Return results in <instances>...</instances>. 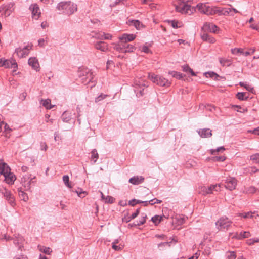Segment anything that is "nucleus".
<instances>
[{
    "instance_id": "nucleus-1",
    "label": "nucleus",
    "mask_w": 259,
    "mask_h": 259,
    "mask_svg": "<svg viewBox=\"0 0 259 259\" xmlns=\"http://www.w3.org/2000/svg\"><path fill=\"white\" fill-rule=\"evenodd\" d=\"M78 76L82 83L85 84L92 83L91 87L95 85L96 79L94 78L93 72L87 68H81L79 69Z\"/></svg>"
},
{
    "instance_id": "nucleus-2",
    "label": "nucleus",
    "mask_w": 259,
    "mask_h": 259,
    "mask_svg": "<svg viewBox=\"0 0 259 259\" xmlns=\"http://www.w3.org/2000/svg\"><path fill=\"white\" fill-rule=\"evenodd\" d=\"M56 9L60 13L70 15L77 11V6L70 1L61 2L57 5Z\"/></svg>"
},
{
    "instance_id": "nucleus-3",
    "label": "nucleus",
    "mask_w": 259,
    "mask_h": 259,
    "mask_svg": "<svg viewBox=\"0 0 259 259\" xmlns=\"http://www.w3.org/2000/svg\"><path fill=\"white\" fill-rule=\"evenodd\" d=\"M148 78L153 82L159 86L168 87L170 86L171 84L170 82L168 81V79L163 77L162 76L155 75L154 74H149Z\"/></svg>"
},
{
    "instance_id": "nucleus-4",
    "label": "nucleus",
    "mask_w": 259,
    "mask_h": 259,
    "mask_svg": "<svg viewBox=\"0 0 259 259\" xmlns=\"http://www.w3.org/2000/svg\"><path fill=\"white\" fill-rule=\"evenodd\" d=\"M190 0H178L175 8L177 11L182 13H189L190 5L188 4Z\"/></svg>"
},
{
    "instance_id": "nucleus-5",
    "label": "nucleus",
    "mask_w": 259,
    "mask_h": 259,
    "mask_svg": "<svg viewBox=\"0 0 259 259\" xmlns=\"http://www.w3.org/2000/svg\"><path fill=\"white\" fill-rule=\"evenodd\" d=\"M33 178H31L29 175L26 174L23 176L21 178V183L22 185L24 187L25 190L30 191L31 186L34 185L36 181H33Z\"/></svg>"
},
{
    "instance_id": "nucleus-6",
    "label": "nucleus",
    "mask_w": 259,
    "mask_h": 259,
    "mask_svg": "<svg viewBox=\"0 0 259 259\" xmlns=\"http://www.w3.org/2000/svg\"><path fill=\"white\" fill-rule=\"evenodd\" d=\"M232 221L227 217L221 218L216 223V226L219 230H227L231 226Z\"/></svg>"
},
{
    "instance_id": "nucleus-7",
    "label": "nucleus",
    "mask_w": 259,
    "mask_h": 259,
    "mask_svg": "<svg viewBox=\"0 0 259 259\" xmlns=\"http://www.w3.org/2000/svg\"><path fill=\"white\" fill-rule=\"evenodd\" d=\"M15 4L10 2L7 4H3L0 7V12L4 11L5 16L8 17L14 10Z\"/></svg>"
},
{
    "instance_id": "nucleus-8",
    "label": "nucleus",
    "mask_w": 259,
    "mask_h": 259,
    "mask_svg": "<svg viewBox=\"0 0 259 259\" xmlns=\"http://www.w3.org/2000/svg\"><path fill=\"white\" fill-rule=\"evenodd\" d=\"M198 10L207 15H213L212 8L208 3H199L197 5Z\"/></svg>"
},
{
    "instance_id": "nucleus-9",
    "label": "nucleus",
    "mask_w": 259,
    "mask_h": 259,
    "mask_svg": "<svg viewBox=\"0 0 259 259\" xmlns=\"http://www.w3.org/2000/svg\"><path fill=\"white\" fill-rule=\"evenodd\" d=\"M32 45H27L23 48H18L15 49V53L19 58H24L28 55L29 51L32 49Z\"/></svg>"
},
{
    "instance_id": "nucleus-10",
    "label": "nucleus",
    "mask_w": 259,
    "mask_h": 259,
    "mask_svg": "<svg viewBox=\"0 0 259 259\" xmlns=\"http://www.w3.org/2000/svg\"><path fill=\"white\" fill-rule=\"evenodd\" d=\"M216 25L209 22H205L201 28V31L216 33L218 30Z\"/></svg>"
},
{
    "instance_id": "nucleus-11",
    "label": "nucleus",
    "mask_w": 259,
    "mask_h": 259,
    "mask_svg": "<svg viewBox=\"0 0 259 259\" xmlns=\"http://www.w3.org/2000/svg\"><path fill=\"white\" fill-rule=\"evenodd\" d=\"M237 181L233 177L227 178L225 181V186L226 189L232 191L235 189L237 185Z\"/></svg>"
},
{
    "instance_id": "nucleus-12",
    "label": "nucleus",
    "mask_w": 259,
    "mask_h": 259,
    "mask_svg": "<svg viewBox=\"0 0 259 259\" xmlns=\"http://www.w3.org/2000/svg\"><path fill=\"white\" fill-rule=\"evenodd\" d=\"M203 194H209L213 193V191H219L221 190V186L220 185H212L208 187H203L202 188Z\"/></svg>"
},
{
    "instance_id": "nucleus-13",
    "label": "nucleus",
    "mask_w": 259,
    "mask_h": 259,
    "mask_svg": "<svg viewBox=\"0 0 259 259\" xmlns=\"http://www.w3.org/2000/svg\"><path fill=\"white\" fill-rule=\"evenodd\" d=\"M4 66L5 68H11L13 69V72L16 71L17 69L18 65L17 63L15 60L13 59H5L4 62H3Z\"/></svg>"
},
{
    "instance_id": "nucleus-14",
    "label": "nucleus",
    "mask_w": 259,
    "mask_h": 259,
    "mask_svg": "<svg viewBox=\"0 0 259 259\" xmlns=\"http://www.w3.org/2000/svg\"><path fill=\"white\" fill-rule=\"evenodd\" d=\"M29 9L31 11L32 17L35 19H38L40 15V11L38 5L36 4H31L29 7Z\"/></svg>"
},
{
    "instance_id": "nucleus-15",
    "label": "nucleus",
    "mask_w": 259,
    "mask_h": 259,
    "mask_svg": "<svg viewBox=\"0 0 259 259\" xmlns=\"http://www.w3.org/2000/svg\"><path fill=\"white\" fill-rule=\"evenodd\" d=\"M10 168L7 173H5L3 175L5 177V180L8 184L12 185L14 184V181L16 180V176L12 172H10Z\"/></svg>"
},
{
    "instance_id": "nucleus-16",
    "label": "nucleus",
    "mask_w": 259,
    "mask_h": 259,
    "mask_svg": "<svg viewBox=\"0 0 259 259\" xmlns=\"http://www.w3.org/2000/svg\"><path fill=\"white\" fill-rule=\"evenodd\" d=\"M201 39L209 43L213 44L215 42L214 38L207 34V32L201 31L200 34Z\"/></svg>"
},
{
    "instance_id": "nucleus-17",
    "label": "nucleus",
    "mask_w": 259,
    "mask_h": 259,
    "mask_svg": "<svg viewBox=\"0 0 259 259\" xmlns=\"http://www.w3.org/2000/svg\"><path fill=\"white\" fill-rule=\"evenodd\" d=\"M125 44V42H122L120 40L118 43L115 44L113 48L120 53H126Z\"/></svg>"
},
{
    "instance_id": "nucleus-18",
    "label": "nucleus",
    "mask_w": 259,
    "mask_h": 259,
    "mask_svg": "<svg viewBox=\"0 0 259 259\" xmlns=\"http://www.w3.org/2000/svg\"><path fill=\"white\" fill-rule=\"evenodd\" d=\"M198 133L202 138H209L212 136L211 130L209 128L200 129Z\"/></svg>"
},
{
    "instance_id": "nucleus-19",
    "label": "nucleus",
    "mask_w": 259,
    "mask_h": 259,
    "mask_svg": "<svg viewBox=\"0 0 259 259\" xmlns=\"http://www.w3.org/2000/svg\"><path fill=\"white\" fill-rule=\"evenodd\" d=\"M136 38V35L133 34L124 33L119 37V39L124 42H127L134 40Z\"/></svg>"
},
{
    "instance_id": "nucleus-20",
    "label": "nucleus",
    "mask_w": 259,
    "mask_h": 259,
    "mask_svg": "<svg viewBox=\"0 0 259 259\" xmlns=\"http://www.w3.org/2000/svg\"><path fill=\"white\" fill-rule=\"evenodd\" d=\"M28 64L33 69L37 71L39 68L38 60L35 57H30L28 60Z\"/></svg>"
},
{
    "instance_id": "nucleus-21",
    "label": "nucleus",
    "mask_w": 259,
    "mask_h": 259,
    "mask_svg": "<svg viewBox=\"0 0 259 259\" xmlns=\"http://www.w3.org/2000/svg\"><path fill=\"white\" fill-rule=\"evenodd\" d=\"M144 178L142 176H134L129 180V182L133 185H139L144 182Z\"/></svg>"
},
{
    "instance_id": "nucleus-22",
    "label": "nucleus",
    "mask_w": 259,
    "mask_h": 259,
    "mask_svg": "<svg viewBox=\"0 0 259 259\" xmlns=\"http://www.w3.org/2000/svg\"><path fill=\"white\" fill-rule=\"evenodd\" d=\"M127 24L130 26H134L137 29L139 30L142 27L143 24L138 20H128Z\"/></svg>"
},
{
    "instance_id": "nucleus-23",
    "label": "nucleus",
    "mask_w": 259,
    "mask_h": 259,
    "mask_svg": "<svg viewBox=\"0 0 259 259\" xmlns=\"http://www.w3.org/2000/svg\"><path fill=\"white\" fill-rule=\"evenodd\" d=\"M96 49L99 50L102 52H106L108 50L107 44L104 41L97 42L95 45Z\"/></svg>"
},
{
    "instance_id": "nucleus-24",
    "label": "nucleus",
    "mask_w": 259,
    "mask_h": 259,
    "mask_svg": "<svg viewBox=\"0 0 259 259\" xmlns=\"http://www.w3.org/2000/svg\"><path fill=\"white\" fill-rule=\"evenodd\" d=\"M251 236L250 233L248 231L241 232L239 234L236 233L233 238H236L238 239H242L243 238H248Z\"/></svg>"
},
{
    "instance_id": "nucleus-25",
    "label": "nucleus",
    "mask_w": 259,
    "mask_h": 259,
    "mask_svg": "<svg viewBox=\"0 0 259 259\" xmlns=\"http://www.w3.org/2000/svg\"><path fill=\"white\" fill-rule=\"evenodd\" d=\"M18 192L19 196L22 200H23L25 202H26L28 200L29 198L27 194L22 190V188H18Z\"/></svg>"
},
{
    "instance_id": "nucleus-26",
    "label": "nucleus",
    "mask_w": 259,
    "mask_h": 259,
    "mask_svg": "<svg viewBox=\"0 0 259 259\" xmlns=\"http://www.w3.org/2000/svg\"><path fill=\"white\" fill-rule=\"evenodd\" d=\"M9 167L8 165L5 162H3L2 161H0V174L1 175H3L6 173H7L9 170Z\"/></svg>"
},
{
    "instance_id": "nucleus-27",
    "label": "nucleus",
    "mask_w": 259,
    "mask_h": 259,
    "mask_svg": "<svg viewBox=\"0 0 259 259\" xmlns=\"http://www.w3.org/2000/svg\"><path fill=\"white\" fill-rule=\"evenodd\" d=\"M41 103L46 109H51L53 108V106L51 104V100L47 99L46 100H41Z\"/></svg>"
},
{
    "instance_id": "nucleus-28",
    "label": "nucleus",
    "mask_w": 259,
    "mask_h": 259,
    "mask_svg": "<svg viewBox=\"0 0 259 259\" xmlns=\"http://www.w3.org/2000/svg\"><path fill=\"white\" fill-rule=\"evenodd\" d=\"M96 37L100 39H110L112 38V35L110 34H106L105 33L101 32L99 35L96 36Z\"/></svg>"
},
{
    "instance_id": "nucleus-29",
    "label": "nucleus",
    "mask_w": 259,
    "mask_h": 259,
    "mask_svg": "<svg viewBox=\"0 0 259 259\" xmlns=\"http://www.w3.org/2000/svg\"><path fill=\"white\" fill-rule=\"evenodd\" d=\"M257 191V189L253 186L245 188L243 192L245 194H254Z\"/></svg>"
},
{
    "instance_id": "nucleus-30",
    "label": "nucleus",
    "mask_w": 259,
    "mask_h": 259,
    "mask_svg": "<svg viewBox=\"0 0 259 259\" xmlns=\"http://www.w3.org/2000/svg\"><path fill=\"white\" fill-rule=\"evenodd\" d=\"M99 158V155L96 149H94L91 151V159L93 160L95 163Z\"/></svg>"
},
{
    "instance_id": "nucleus-31",
    "label": "nucleus",
    "mask_w": 259,
    "mask_h": 259,
    "mask_svg": "<svg viewBox=\"0 0 259 259\" xmlns=\"http://www.w3.org/2000/svg\"><path fill=\"white\" fill-rule=\"evenodd\" d=\"M204 75L206 77H210L212 78H214V80H218V78L219 77V75L214 72L210 71L207 72H205Z\"/></svg>"
},
{
    "instance_id": "nucleus-32",
    "label": "nucleus",
    "mask_w": 259,
    "mask_h": 259,
    "mask_svg": "<svg viewBox=\"0 0 259 259\" xmlns=\"http://www.w3.org/2000/svg\"><path fill=\"white\" fill-rule=\"evenodd\" d=\"M183 71L187 73H190L192 76H196V73L193 71L188 65H184L182 66Z\"/></svg>"
},
{
    "instance_id": "nucleus-33",
    "label": "nucleus",
    "mask_w": 259,
    "mask_h": 259,
    "mask_svg": "<svg viewBox=\"0 0 259 259\" xmlns=\"http://www.w3.org/2000/svg\"><path fill=\"white\" fill-rule=\"evenodd\" d=\"M162 216H160L158 215H154L151 218V221L157 225L162 221Z\"/></svg>"
},
{
    "instance_id": "nucleus-34",
    "label": "nucleus",
    "mask_w": 259,
    "mask_h": 259,
    "mask_svg": "<svg viewBox=\"0 0 259 259\" xmlns=\"http://www.w3.org/2000/svg\"><path fill=\"white\" fill-rule=\"evenodd\" d=\"M169 74L171 75V76L175 78H178V79H182L183 77V74L182 73H180L179 72H178L177 71H171L169 72Z\"/></svg>"
},
{
    "instance_id": "nucleus-35",
    "label": "nucleus",
    "mask_w": 259,
    "mask_h": 259,
    "mask_svg": "<svg viewBox=\"0 0 259 259\" xmlns=\"http://www.w3.org/2000/svg\"><path fill=\"white\" fill-rule=\"evenodd\" d=\"M246 93L243 92H239L237 94L236 96L237 98L241 101H245L247 100L248 99V97L245 96Z\"/></svg>"
},
{
    "instance_id": "nucleus-36",
    "label": "nucleus",
    "mask_w": 259,
    "mask_h": 259,
    "mask_svg": "<svg viewBox=\"0 0 259 259\" xmlns=\"http://www.w3.org/2000/svg\"><path fill=\"white\" fill-rule=\"evenodd\" d=\"M220 63L222 65V66H229L231 64V61L230 60L226 59L223 58H219Z\"/></svg>"
},
{
    "instance_id": "nucleus-37",
    "label": "nucleus",
    "mask_w": 259,
    "mask_h": 259,
    "mask_svg": "<svg viewBox=\"0 0 259 259\" xmlns=\"http://www.w3.org/2000/svg\"><path fill=\"white\" fill-rule=\"evenodd\" d=\"M109 96L107 94H101L99 96H98L97 97L95 98V102L96 103H98L104 99H105L106 97H109Z\"/></svg>"
},
{
    "instance_id": "nucleus-38",
    "label": "nucleus",
    "mask_w": 259,
    "mask_h": 259,
    "mask_svg": "<svg viewBox=\"0 0 259 259\" xmlns=\"http://www.w3.org/2000/svg\"><path fill=\"white\" fill-rule=\"evenodd\" d=\"M146 215H144L139 221H136L134 223V226H140L144 224L146 222Z\"/></svg>"
},
{
    "instance_id": "nucleus-39",
    "label": "nucleus",
    "mask_w": 259,
    "mask_h": 259,
    "mask_svg": "<svg viewBox=\"0 0 259 259\" xmlns=\"http://www.w3.org/2000/svg\"><path fill=\"white\" fill-rule=\"evenodd\" d=\"M63 181L65 185H66V186H67V187H68L69 188H71V186L69 183V178L68 175L63 176Z\"/></svg>"
},
{
    "instance_id": "nucleus-40",
    "label": "nucleus",
    "mask_w": 259,
    "mask_h": 259,
    "mask_svg": "<svg viewBox=\"0 0 259 259\" xmlns=\"http://www.w3.org/2000/svg\"><path fill=\"white\" fill-rule=\"evenodd\" d=\"M213 15L218 14L219 15H222V8L214 7L212 8Z\"/></svg>"
},
{
    "instance_id": "nucleus-41",
    "label": "nucleus",
    "mask_w": 259,
    "mask_h": 259,
    "mask_svg": "<svg viewBox=\"0 0 259 259\" xmlns=\"http://www.w3.org/2000/svg\"><path fill=\"white\" fill-rule=\"evenodd\" d=\"M250 160L254 163L259 164V153H256L250 156Z\"/></svg>"
},
{
    "instance_id": "nucleus-42",
    "label": "nucleus",
    "mask_w": 259,
    "mask_h": 259,
    "mask_svg": "<svg viewBox=\"0 0 259 259\" xmlns=\"http://www.w3.org/2000/svg\"><path fill=\"white\" fill-rule=\"evenodd\" d=\"M125 50L126 53L127 52H132L135 50V47L130 44H127V42H125Z\"/></svg>"
},
{
    "instance_id": "nucleus-43",
    "label": "nucleus",
    "mask_w": 259,
    "mask_h": 259,
    "mask_svg": "<svg viewBox=\"0 0 259 259\" xmlns=\"http://www.w3.org/2000/svg\"><path fill=\"white\" fill-rule=\"evenodd\" d=\"M225 150V148H224V147L221 146V147L217 148L215 149H211L210 151V153L212 155H214V154H215L216 152H219L221 151H224Z\"/></svg>"
},
{
    "instance_id": "nucleus-44",
    "label": "nucleus",
    "mask_w": 259,
    "mask_h": 259,
    "mask_svg": "<svg viewBox=\"0 0 259 259\" xmlns=\"http://www.w3.org/2000/svg\"><path fill=\"white\" fill-rule=\"evenodd\" d=\"M239 216H241L244 218H249L252 217V213L251 212H247L244 213H240L239 214Z\"/></svg>"
},
{
    "instance_id": "nucleus-45",
    "label": "nucleus",
    "mask_w": 259,
    "mask_h": 259,
    "mask_svg": "<svg viewBox=\"0 0 259 259\" xmlns=\"http://www.w3.org/2000/svg\"><path fill=\"white\" fill-rule=\"evenodd\" d=\"M6 199L8 201V202H9V203L12 206H14L15 205L16 203H15V199H14L13 195L11 196L6 198Z\"/></svg>"
},
{
    "instance_id": "nucleus-46",
    "label": "nucleus",
    "mask_w": 259,
    "mask_h": 259,
    "mask_svg": "<svg viewBox=\"0 0 259 259\" xmlns=\"http://www.w3.org/2000/svg\"><path fill=\"white\" fill-rule=\"evenodd\" d=\"M142 203V201L133 199L128 201V204L132 206H134L137 204H140Z\"/></svg>"
},
{
    "instance_id": "nucleus-47",
    "label": "nucleus",
    "mask_w": 259,
    "mask_h": 259,
    "mask_svg": "<svg viewBox=\"0 0 259 259\" xmlns=\"http://www.w3.org/2000/svg\"><path fill=\"white\" fill-rule=\"evenodd\" d=\"M170 242H162L158 244V248L160 249H162L163 248L165 247L166 246H170Z\"/></svg>"
},
{
    "instance_id": "nucleus-48",
    "label": "nucleus",
    "mask_w": 259,
    "mask_h": 259,
    "mask_svg": "<svg viewBox=\"0 0 259 259\" xmlns=\"http://www.w3.org/2000/svg\"><path fill=\"white\" fill-rule=\"evenodd\" d=\"M40 250L44 253L48 254H50V253L52 252V250L50 248L47 247H42L40 249Z\"/></svg>"
},
{
    "instance_id": "nucleus-49",
    "label": "nucleus",
    "mask_w": 259,
    "mask_h": 259,
    "mask_svg": "<svg viewBox=\"0 0 259 259\" xmlns=\"http://www.w3.org/2000/svg\"><path fill=\"white\" fill-rule=\"evenodd\" d=\"M75 192L77 194V195L81 198H83L87 195L86 191H82L81 189L78 191H76Z\"/></svg>"
},
{
    "instance_id": "nucleus-50",
    "label": "nucleus",
    "mask_w": 259,
    "mask_h": 259,
    "mask_svg": "<svg viewBox=\"0 0 259 259\" xmlns=\"http://www.w3.org/2000/svg\"><path fill=\"white\" fill-rule=\"evenodd\" d=\"M68 113L67 112H64L62 116V120L64 122H68L70 120V117H66V116L67 115Z\"/></svg>"
},
{
    "instance_id": "nucleus-51",
    "label": "nucleus",
    "mask_w": 259,
    "mask_h": 259,
    "mask_svg": "<svg viewBox=\"0 0 259 259\" xmlns=\"http://www.w3.org/2000/svg\"><path fill=\"white\" fill-rule=\"evenodd\" d=\"M231 52L234 54H237L239 53L242 54L243 53V49L241 48H234L231 50Z\"/></svg>"
},
{
    "instance_id": "nucleus-52",
    "label": "nucleus",
    "mask_w": 259,
    "mask_h": 259,
    "mask_svg": "<svg viewBox=\"0 0 259 259\" xmlns=\"http://www.w3.org/2000/svg\"><path fill=\"white\" fill-rule=\"evenodd\" d=\"M226 159V157L224 156H215L213 157V160L216 161H224Z\"/></svg>"
},
{
    "instance_id": "nucleus-53",
    "label": "nucleus",
    "mask_w": 259,
    "mask_h": 259,
    "mask_svg": "<svg viewBox=\"0 0 259 259\" xmlns=\"http://www.w3.org/2000/svg\"><path fill=\"white\" fill-rule=\"evenodd\" d=\"M40 150L42 151H46L48 148V146L46 142H41L40 143Z\"/></svg>"
},
{
    "instance_id": "nucleus-54",
    "label": "nucleus",
    "mask_w": 259,
    "mask_h": 259,
    "mask_svg": "<svg viewBox=\"0 0 259 259\" xmlns=\"http://www.w3.org/2000/svg\"><path fill=\"white\" fill-rule=\"evenodd\" d=\"M230 13V10L228 9V8H222V15H228Z\"/></svg>"
},
{
    "instance_id": "nucleus-55",
    "label": "nucleus",
    "mask_w": 259,
    "mask_h": 259,
    "mask_svg": "<svg viewBox=\"0 0 259 259\" xmlns=\"http://www.w3.org/2000/svg\"><path fill=\"white\" fill-rule=\"evenodd\" d=\"M229 254L228 255V259H235L236 255L234 251H231L229 252Z\"/></svg>"
},
{
    "instance_id": "nucleus-56",
    "label": "nucleus",
    "mask_w": 259,
    "mask_h": 259,
    "mask_svg": "<svg viewBox=\"0 0 259 259\" xmlns=\"http://www.w3.org/2000/svg\"><path fill=\"white\" fill-rule=\"evenodd\" d=\"M106 203H113V198L110 196H107L105 200Z\"/></svg>"
},
{
    "instance_id": "nucleus-57",
    "label": "nucleus",
    "mask_w": 259,
    "mask_h": 259,
    "mask_svg": "<svg viewBox=\"0 0 259 259\" xmlns=\"http://www.w3.org/2000/svg\"><path fill=\"white\" fill-rule=\"evenodd\" d=\"M131 220H132V218L131 216H128V214H127L126 215H125L124 217L122 218V221L126 223L129 222Z\"/></svg>"
},
{
    "instance_id": "nucleus-58",
    "label": "nucleus",
    "mask_w": 259,
    "mask_h": 259,
    "mask_svg": "<svg viewBox=\"0 0 259 259\" xmlns=\"http://www.w3.org/2000/svg\"><path fill=\"white\" fill-rule=\"evenodd\" d=\"M117 243V241H115L113 242L112 247L113 249L115 250H119L121 249V247H120L119 246H117L116 245V243Z\"/></svg>"
},
{
    "instance_id": "nucleus-59",
    "label": "nucleus",
    "mask_w": 259,
    "mask_h": 259,
    "mask_svg": "<svg viewBox=\"0 0 259 259\" xmlns=\"http://www.w3.org/2000/svg\"><path fill=\"white\" fill-rule=\"evenodd\" d=\"M170 24H171V26L174 28H178L180 27V26L178 25V22L177 21H175V20L171 21Z\"/></svg>"
},
{
    "instance_id": "nucleus-60",
    "label": "nucleus",
    "mask_w": 259,
    "mask_h": 259,
    "mask_svg": "<svg viewBox=\"0 0 259 259\" xmlns=\"http://www.w3.org/2000/svg\"><path fill=\"white\" fill-rule=\"evenodd\" d=\"M255 242H259V239H249L247 241V243L250 245L253 244Z\"/></svg>"
},
{
    "instance_id": "nucleus-61",
    "label": "nucleus",
    "mask_w": 259,
    "mask_h": 259,
    "mask_svg": "<svg viewBox=\"0 0 259 259\" xmlns=\"http://www.w3.org/2000/svg\"><path fill=\"white\" fill-rule=\"evenodd\" d=\"M12 195V194L8 190H5V192L4 193V196L6 199L11 196Z\"/></svg>"
},
{
    "instance_id": "nucleus-62",
    "label": "nucleus",
    "mask_w": 259,
    "mask_h": 259,
    "mask_svg": "<svg viewBox=\"0 0 259 259\" xmlns=\"http://www.w3.org/2000/svg\"><path fill=\"white\" fill-rule=\"evenodd\" d=\"M140 213V208H138L136 212L133 213L131 215V218H132V219H135V218H136L139 214Z\"/></svg>"
},
{
    "instance_id": "nucleus-63",
    "label": "nucleus",
    "mask_w": 259,
    "mask_h": 259,
    "mask_svg": "<svg viewBox=\"0 0 259 259\" xmlns=\"http://www.w3.org/2000/svg\"><path fill=\"white\" fill-rule=\"evenodd\" d=\"M249 132H252L254 135H259V127L254 129L253 131H248Z\"/></svg>"
},
{
    "instance_id": "nucleus-64",
    "label": "nucleus",
    "mask_w": 259,
    "mask_h": 259,
    "mask_svg": "<svg viewBox=\"0 0 259 259\" xmlns=\"http://www.w3.org/2000/svg\"><path fill=\"white\" fill-rule=\"evenodd\" d=\"M14 259H28L27 257L25 255H16L14 257Z\"/></svg>"
}]
</instances>
